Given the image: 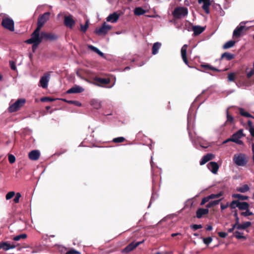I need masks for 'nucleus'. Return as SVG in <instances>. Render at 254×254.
<instances>
[{"label": "nucleus", "mask_w": 254, "mask_h": 254, "mask_svg": "<svg viewBox=\"0 0 254 254\" xmlns=\"http://www.w3.org/2000/svg\"><path fill=\"white\" fill-rule=\"evenodd\" d=\"M40 30L41 29L37 27L31 34V38L25 41V43L27 44L34 43V46L39 45L43 39L41 33L40 34Z\"/></svg>", "instance_id": "nucleus-1"}, {"label": "nucleus", "mask_w": 254, "mask_h": 254, "mask_svg": "<svg viewBox=\"0 0 254 254\" xmlns=\"http://www.w3.org/2000/svg\"><path fill=\"white\" fill-rule=\"evenodd\" d=\"M233 161L235 164L238 166H245L248 163V157L247 155L242 153L234 154Z\"/></svg>", "instance_id": "nucleus-2"}, {"label": "nucleus", "mask_w": 254, "mask_h": 254, "mask_svg": "<svg viewBox=\"0 0 254 254\" xmlns=\"http://www.w3.org/2000/svg\"><path fill=\"white\" fill-rule=\"evenodd\" d=\"M193 117L194 114L190 110H189L188 114V127L187 129L189 132V137L190 139L191 140L192 143L195 146L196 148H198V142L197 141L193 140L192 138L191 134L190 133V128H192L193 127Z\"/></svg>", "instance_id": "nucleus-3"}, {"label": "nucleus", "mask_w": 254, "mask_h": 254, "mask_svg": "<svg viewBox=\"0 0 254 254\" xmlns=\"http://www.w3.org/2000/svg\"><path fill=\"white\" fill-rule=\"evenodd\" d=\"M172 14L175 18L181 19L188 15V9L186 7H177L175 8Z\"/></svg>", "instance_id": "nucleus-4"}, {"label": "nucleus", "mask_w": 254, "mask_h": 254, "mask_svg": "<svg viewBox=\"0 0 254 254\" xmlns=\"http://www.w3.org/2000/svg\"><path fill=\"white\" fill-rule=\"evenodd\" d=\"M26 100L24 98L17 99L14 103L10 105L8 110L10 113L16 112L20 109L25 103Z\"/></svg>", "instance_id": "nucleus-5"}, {"label": "nucleus", "mask_w": 254, "mask_h": 254, "mask_svg": "<svg viewBox=\"0 0 254 254\" xmlns=\"http://www.w3.org/2000/svg\"><path fill=\"white\" fill-rule=\"evenodd\" d=\"M248 21L241 22L239 25L235 29L233 33V37L234 38H240L243 34L244 31H246L245 24Z\"/></svg>", "instance_id": "nucleus-6"}, {"label": "nucleus", "mask_w": 254, "mask_h": 254, "mask_svg": "<svg viewBox=\"0 0 254 254\" xmlns=\"http://www.w3.org/2000/svg\"><path fill=\"white\" fill-rule=\"evenodd\" d=\"M112 28V26L104 22L100 27L96 28L94 32L98 36L105 35Z\"/></svg>", "instance_id": "nucleus-7"}, {"label": "nucleus", "mask_w": 254, "mask_h": 254, "mask_svg": "<svg viewBox=\"0 0 254 254\" xmlns=\"http://www.w3.org/2000/svg\"><path fill=\"white\" fill-rule=\"evenodd\" d=\"M1 25L3 27L10 31H13L14 30V22L10 18L6 17L3 18Z\"/></svg>", "instance_id": "nucleus-8"}, {"label": "nucleus", "mask_w": 254, "mask_h": 254, "mask_svg": "<svg viewBox=\"0 0 254 254\" xmlns=\"http://www.w3.org/2000/svg\"><path fill=\"white\" fill-rule=\"evenodd\" d=\"M50 15V13L49 12L40 15L38 19L37 27L41 29L44 24L49 20Z\"/></svg>", "instance_id": "nucleus-9"}, {"label": "nucleus", "mask_w": 254, "mask_h": 254, "mask_svg": "<svg viewBox=\"0 0 254 254\" xmlns=\"http://www.w3.org/2000/svg\"><path fill=\"white\" fill-rule=\"evenodd\" d=\"M244 136L243 134V130L242 129H239L236 132L234 133L232 136V142L236 143L238 144H242L243 141L240 139Z\"/></svg>", "instance_id": "nucleus-10"}, {"label": "nucleus", "mask_w": 254, "mask_h": 254, "mask_svg": "<svg viewBox=\"0 0 254 254\" xmlns=\"http://www.w3.org/2000/svg\"><path fill=\"white\" fill-rule=\"evenodd\" d=\"M50 74L49 73H45L41 78L39 81V86L43 88H47L48 85V82L50 81Z\"/></svg>", "instance_id": "nucleus-11"}, {"label": "nucleus", "mask_w": 254, "mask_h": 254, "mask_svg": "<svg viewBox=\"0 0 254 254\" xmlns=\"http://www.w3.org/2000/svg\"><path fill=\"white\" fill-rule=\"evenodd\" d=\"M64 23L66 27L72 29L75 24V21L71 15H65L64 17Z\"/></svg>", "instance_id": "nucleus-12"}, {"label": "nucleus", "mask_w": 254, "mask_h": 254, "mask_svg": "<svg viewBox=\"0 0 254 254\" xmlns=\"http://www.w3.org/2000/svg\"><path fill=\"white\" fill-rule=\"evenodd\" d=\"M84 91V89L81 86L77 85H75L72 86L71 88L69 89L67 91L66 93L67 94H76L79 93L83 92Z\"/></svg>", "instance_id": "nucleus-13"}, {"label": "nucleus", "mask_w": 254, "mask_h": 254, "mask_svg": "<svg viewBox=\"0 0 254 254\" xmlns=\"http://www.w3.org/2000/svg\"><path fill=\"white\" fill-rule=\"evenodd\" d=\"M42 37L46 40L54 41L58 39V36L55 33L41 32Z\"/></svg>", "instance_id": "nucleus-14"}, {"label": "nucleus", "mask_w": 254, "mask_h": 254, "mask_svg": "<svg viewBox=\"0 0 254 254\" xmlns=\"http://www.w3.org/2000/svg\"><path fill=\"white\" fill-rule=\"evenodd\" d=\"M207 168L213 174H217L218 169L219 165L217 162H210L207 165Z\"/></svg>", "instance_id": "nucleus-15"}, {"label": "nucleus", "mask_w": 254, "mask_h": 254, "mask_svg": "<svg viewBox=\"0 0 254 254\" xmlns=\"http://www.w3.org/2000/svg\"><path fill=\"white\" fill-rule=\"evenodd\" d=\"M188 45L185 44L181 48V57L186 65H187L189 67H190V66L189 65L188 61L187 58V51Z\"/></svg>", "instance_id": "nucleus-16"}, {"label": "nucleus", "mask_w": 254, "mask_h": 254, "mask_svg": "<svg viewBox=\"0 0 254 254\" xmlns=\"http://www.w3.org/2000/svg\"><path fill=\"white\" fill-rule=\"evenodd\" d=\"M16 246L13 244L8 243L7 242H3L0 243V249H2L4 251H7L10 249L15 248Z\"/></svg>", "instance_id": "nucleus-17"}, {"label": "nucleus", "mask_w": 254, "mask_h": 254, "mask_svg": "<svg viewBox=\"0 0 254 254\" xmlns=\"http://www.w3.org/2000/svg\"><path fill=\"white\" fill-rule=\"evenodd\" d=\"M40 156V152L38 150H34L30 151L28 154V156L31 160H38Z\"/></svg>", "instance_id": "nucleus-18"}, {"label": "nucleus", "mask_w": 254, "mask_h": 254, "mask_svg": "<svg viewBox=\"0 0 254 254\" xmlns=\"http://www.w3.org/2000/svg\"><path fill=\"white\" fill-rule=\"evenodd\" d=\"M120 15L115 12L109 15V16L106 18V21L112 23H115L117 21Z\"/></svg>", "instance_id": "nucleus-19"}, {"label": "nucleus", "mask_w": 254, "mask_h": 254, "mask_svg": "<svg viewBox=\"0 0 254 254\" xmlns=\"http://www.w3.org/2000/svg\"><path fill=\"white\" fill-rule=\"evenodd\" d=\"M214 156L213 154L211 153H208L206 155L203 156L200 161V165H203L207 163L208 161L212 160L214 158Z\"/></svg>", "instance_id": "nucleus-20"}, {"label": "nucleus", "mask_w": 254, "mask_h": 254, "mask_svg": "<svg viewBox=\"0 0 254 254\" xmlns=\"http://www.w3.org/2000/svg\"><path fill=\"white\" fill-rule=\"evenodd\" d=\"M209 212L208 208H198L196 212V217L200 218L203 215L207 214Z\"/></svg>", "instance_id": "nucleus-21"}, {"label": "nucleus", "mask_w": 254, "mask_h": 254, "mask_svg": "<svg viewBox=\"0 0 254 254\" xmlns=\"http://www.w3.org/2000/svg\"><path fill=\"white\" fill-rule=\"evenodd\" d=\"M161 43L158 42H155L153 44L152 48V54L155 55L158 54L159 50L161 48Z\"/></svg>", "instance_id": "nucleus-22"}, {"label": "nucleus", "mask_w": 254, "mask_h": 254, "mask_svg": "<svg viewBox=\"0 0 254 254\" xmlns=\"http://www.w3.org/2000/svg\"><path fill=\"white\" fill-rule=\"evenodd\" d=\"M90 105L94 109H99L101 107V102L98 99H93L91 100Z\"/></svg>", "instance_id": "nucleus-23"}, {"label": "nucleus", "mask_w": 254, "mask_h": 254, "mask_svg": "<svg viewBox=\"0 0 254 254\" xmlns=\"http://www.w3.org/2000/svg\"><path fill=\"white\" fill-rule=\"evenodd\" d=\"M136 248V245L134 244V242H132L127 246L123 251V253H128Z\"/></svg>", "instance_id": "nucleus-24"}, {"label": "nucleus", "mask_w": 254, "mask_h": 254, "mask_svg": "<svg viewBox=\"0 0 254 254\" xmlns=\"http://www.w3.org/2000/svg\"><path fill=\"white\" fill-rule=\"evenodd\" d=\"M204 30V28L199 26H193L192 27V31L193 34L195 36L201 34Z\"/></svg>", "instance_id": "nucleus-25"}, {"label": "nucleus", "mask_w": 254, "mask_h": 254, "mask_svg": "<svg viewBox=\"0 0 254 254\" xmlns=\"http://www.w3.org/2000/svg\"><path fill=\"white\" fill-rule=\"evenodd\" d=\"M202 8L206 14L209 13V6L211 4L210 0H206L202 2Z\"/></svg>", "instance_id": "nucleus-26"}, {"label": "nucleus", "mask_w": 254, "mask_h": 254, "mask_svg": "<svg viewBox=\"0 0 254 254\" xmlns=\"http://www.w3.org/2000/svg\"><path fill=\"white\" fill-rule=\"evenodd\" d=\"M88 49H90L91 50H92L95 53L99 55L100 56H101L102 57H105L104 54L103 52H102L98 48H97L92 45H88Z\"/></svg>", "instance_id": "nucleus-27"}, {"label": "nucleus", "mask_w": 254, "mask_h": 254, "mask_svg": "<svg viewBox=\"0 0 254 254\" xmlns=\"http://www.w3.org/2000/svg\"><path fill=\"white\" fill-rule=\"evenodd\" d=\"M235 58V55L233 54L225 52L223 53L221 57V59H226L227 61H230Z\"/></svg>", "instance_id": "nucleus-28"}, {"label": "nucleus", "mask_w": 254, "mask_h": 254, "mask_svg": "<svg viewBox=\"0 0 254 254\" xmlns=\"http://www.w3.org/2000/svg\"><path fill=\"white\" fill-rule=\"evenodd\" d=\"M238 208L241 210H245L246 209H248L249 207V204L247 202H240L239 201L238 204Z\"/></svg>", "instance_id": "nucleus-29"}, {"label": "nucleus", "mask_w": 254, "mask_h": 254, "mask_svg": "<svg viewBox=\"0 0 254 254\" xmlns=\"http://www.w3.org/2000/svg\"><path fill=\"white\" fill-rule=\"evenodd\" d=\"M253 66L252 68H247L246 69V76L248 78H251L254 75V62L253 63Z\"/></svg>", "instance_id": "nucleus-30"}, {"label": "nucleus", "mask_w": 254, "mask_h": 254, "mask_svg": "<svg viewBox=\"0 0 254 254\" xmlns=\"http://www.w3.org/2000/svg\"><path fill=\"white\" fill-rule=\"evenodd\" d=\"M251 224H252L251 222H249V221L245 222L241 224H240L239 223L238 229V230H241V229L244 230V229L248 228L249 227H250L251 225Z\"/></svg>", "instance_id": "nucleus-31"}, {"label": "nucleus", "mask_w": 254, "mask_h": 254, "mask_svg": "<svg viewBox=\"0 0 254 254\" xmlns=\"http://www.w3.org/2000/svg\"><path fill=\"white\" fill-rule=\"evenodd\" d=\"M250 190V188L248 185H244L241 187L237 188V190L242 193L248 191Z\"/></svg>", "instance_id": "nucleus-32"}, {"label": "nucleus", "mask_w": 254, "mask_h": 254, "mask_svg": "<svg viewBox=\"0 0 254 254\" xmlns=\"http://www.w3.org/2000/svg\"><path fill=\"white\" fill-rule=\"evenodd\" d=\"M236 42L233 40H230L227 42L223 46V48L224 49H227L232 48L235 45Z\"/></svg>", "instance_id": "nucleus-33"}, {"label": "nucleus", "mask_w": 254, "mask_h": 254, "mask_svg": "<svg viewBox=\"0 0 254 254\" xmlns=\"http://www.w3.org/2000/svg\"><path fill=\"white\" fill-rule=\"evenodd\" d=\"M145 12V10L141 7H136L134 10V14L136 15H141L144 14Z\"/></svg>", "instance_id": "nucleus-34"}, {"label": "nucleus", "mask_w": 254, "mask_h": 254, "mask_svg": "<svg viewBox=\"0 0 254 254\" xmlns=\"http://www.w3.org/2000/svg\"><path fill=\"white\" fill-rule=\"evenodd\" d=\"M239 111H240V114L242 116L248 117V118H254V117L252 115H251L250 113L246 112L243 108H239Z\"/></svg>", "instance_id": "nucleus-35"}, {"label": "nucleus", "mask_w": 254, "mask_h": 254, "mask_svg": "<svg viewBox=\"0 0 254 254\" xmlns=\"http://www.w3.org/2000/svg\"><path fill=\"white\" fill-rule=\"evenodd\" d=\"M221 200V199L219 200H215L210 201L208 203H207L206 205L207 208H209L211 207L212 206L216 205L219 204V202Z\"/></svg>", "instance_id": "nucleus-36"}, {"label": "nucleus", "mask_w": 254, "mask_h": 254, "mask_svg": "<svg viewBox=\"0 0 254 254\" xmlns=\"http://www.w3.org/2000/svg\"><path fill=\"white\" fill-rule=\"evenodd\" d=\"M232 196L234 198H238L239 199L242 200H247L249 198L248 196L243 195L241 194H233Z\"/></svg>", "instance_id": "nucleus-37"}, {"label": "nucleus", "mask_w": 254, "mask_h": 254, "mask_svg": "<svg viewBox=\"0 0 254 254\" xmlns=\"http://www.w3.org/2000/svg\"><path fill=\"white\" fill-rule=\"evenodd\" d=\"M95 80L103 84H107L110 82V80L108 78H96Z\"/></svg>", "instance_id": "nucleus-38"}, {"label": "nucleus", "mask_w": 254, "mask_h": 254, "mask_svg": "<svg viewBox=\"0 0 254 254\" xmlns=\"http://www.w3.org/2000/svg\"><path fill=\"white\" fill-rule=\"evenodd\" d=\"M201 66L205 68H208V69H211L213 71H218V72L221 71L219 69H218L216 67H214L209 64H202V65H201Z\"/></svg>", "instance_id": "nucleus-39"}, {"label": "nucleus", "mask_w": 254, "mask_h": 254, "mask_svg": "<svg viewBox=\"0 0 254 254\" xmlns=\"http://www.w3.org/2000/svg\"><path fill=\"white\" fill-rule=\"evenodd\" d=\"M27 238V235L26 234H22L19 235L15 236L13 240L15 241H18L20 240L21 239H25Z\"/></svg>", "instance_id": "nucleus-40"}, {"label": "nucleus", "mask_w": 254, "mask_h": 254, "mask_svg": "<svg viewBox=\"0 0 254 254\" xmlns=\"http://www.w3.org/2000/svg\"><path fill=\"white\" fill-rule=\"evenodd\" d=\"M226 115H227V120L225 124H226L227 123H229L230 124L232 123L233 122V120H234V118L231 115H229V114L228 113V109L226 110Z\"/></svg>", "instance_id": "nucleus-41"}, {"label": "nucleus", "mask_w": 254, "mask_h": 254, "mask_svg": "<svg viewBox=\"0 0 254 254\" xmlns=\"http://www.w3.org/2000/svg\"><path fill=\"white\" fill-rule=\"evenodd\" d=\"M245 210L246 211L245 212H241V215L242 216H243L244 217H247L249 216H252L254 215V213L250 211L249 208L248 209H246Z\"/></svg>", "instance_id": "nucleus-42"}, {"label": "nucleus", "mask_w": 254, "mask_h": 254, "mask_svg": "<svg viewBox=\"0 0 254 254\" xmlns=\"http://www.w3.org/2000/svg\"><path fill=\"white\" fill-rule=\"evenodd\" d=\"M239 202V200H233L230 204V208L231 209H235L236 207L238 208V206H237V205H238Z\"/></svg>", "instance_id": "nucleus-43"}, {"label": "nucleus", "mask_w": 254, "mask_h": 254, "mask_svg": "<svg viewBox=\"0 0 254 254\" xmlns=\"http://www.w3.org/2000/svg\"><path fill=\"white\" fill-rule=\"evenodd\" d=\"M201 239H202L203 243L207 245L210 244L212 241V238L210 237L207 238H201Z\"/></svg>", "instance_id": "nucleus-44"}, {"label": "nucleus", "mask_w": 254, "mask_h": 254, "mask_svg": "<svg viewBox=\"0 0 254 254\" xmlns=\"http://www.w3.org/2000/svg\"><path fill=\"white\" fill-rule=\"evenodd\" d=\"M223 193L222 192H220L217 194H211L209 195H208V198L209 199H214L216 198H219V197L221 196L222 195Z\"/></svg>", "instance_id": "nucleus-45"}, {"label": "nucleus", "mask_w": 254, "mask_h": 254, "mask_svg": "<svg viewBox=\"0 0 254 254\" xmlns=\"http://www.w3.org/2000/svg\"><path fill=\"white\" fill-rule=\"evenodd\" d=\"M88 28V21L87 20L84 25L80 24V29L83 32H85Z\"/></svg>", "instance_id": "nucleus-46"}, {"label": "nucleus", "mask_w": 254, "mask_h": 254, "mask_svg": "<svg viewBox=\"0 0 254 254\" xmlns=\"http://www.w3.org/2000/svg\"><path fill=\"white\" fill-rule=\"evenodd\" d=\"M243 233L239 231H236L235 232V237L237 239H246L245 237L243 235Z\"/></svg>", "instance_id": "nucleus-47"}, {"label": "nucleus", "mask_w": 254, "mask_h": 254, "mask_svg": "<svg viewBox=\"0 0 254 254\" xmlns=\"http://www.w3.org/2000/svg\"><path fill=\"white\" fill-rule=\"evenodd\" d=\"M125 138L124 137H118L114 138L113 141L115 143H121L125 141Z\"/></svg>", "instance_id": "nucleus-48"}, {"label": "nucleus", "mask_w": 254, "mask_h": 254, "mask_svg": "<svg viewBox=\"0 0 254 254\" xmlns=\"http://www.w3.org/2000/svg\"><path fill=\"white\" fill-rule=\"evenodd\" d=\"M15 195V192L13 191H9L8 192L6 195V196H5V198H6V200H9L10 199V198H11L12 197H13L14 196V195Z\"/></svg>", "instance_id": "nucleus-49"}, {"label": "nucleus", "mask_w": 254, "mask_h": 254, "mask_svg": "<svg viewBox=\"0 0 254 254\" xmlns=\"http://www.w3.org/2000/svg\"><path fill=\"white\" fill-rule=\"evenodd\" d=\"M66 102L67 103H68L69 104H74L77 106H81V103L80 102H79V101H75V100H69V101H66Z\"/></svg>", "instance_id": "nucleus-50"}, {"label": "nucleus", "mask_w": 254, "mask_h": 254, "mask_svg": "<svg viewBox=\"0 0 254 254\" xmlns=\"http://www.w3.org/2000/svg\"><path fill=\"white\" fill-rule=\"evenodd\" d=\"M21 195L19 192H17L16 193V195L13 199V201L15 203H17L19 201V198L21 197Z\"/></svg>", "instance_id": "nucleus-51"}, {"label": "nucleus", "mask_w": 254, "mask_h": 254, "mask_svg": "<svg viewBox=\"0 0 254 254\" xmlns=\"http://www.w3.org/2000/svg\"><path fill=\"white\" fill-rule=\"evenodd\" d=\"M235 75L234 73L231 72L228 74V79L229 81H234L235 79Z\"/></svg>", "instance_id": "nucleus-52"}, {"label": "nucleus", "mask_w": 254, "mask_h": 254, "mask_svg": "<svg viewBox=\"0 0 254 254\" xmlns=\"http://www.w3.org/2000/svg\"><path fill=\"white\" fill-rule=\"evenodd\" d=\"M8 161L10 163H13L15 161V156L12 154H9L8 155Z\"/></svg>", "instance_id": "nucleus-53"}, {"label": "nucleus", "mask_w": 254, "mask_h": 254, "mask_svg": "<svg viewBox=\"0 0 254 254\" xmlns=\"http://www.w3.org/2000/svg\"><path fill=\"white\" fill-rule=\"evenodd\" d=\"M55 99H53V98H49V97H43L41 99V101L42 102H47V101H50V102H52V101H55Z\"/></svg>", "instance_id": "nucleus-54"}, {"label": "nucleus", "mask_w": 254, "mask_h": 254, "mask_svg": "<svg viewBox=\"0 0 254 254\" xmlns=\"http://www.w3.org/2000/svg\"><path fill=\"white\" fill-rule=\"evenodd\" d=\"M190 228L192 229L193 230L195 231L198 229L202 228L201 225H197V224H194L191 226H190Z\"/></svg>", "instance_id": "nucleus-55"}, {"label": "nucleus", "mask_w": 254, "mask_h": 254, "mask_svg": "<svg viewBox=\"0 0 254 254\" xmlns=\"http://www.w3.org/2000/svg\"><path fill=\"white\" fill-rule=\"evenodd\" d=\"M209 198H208V196L204 197L202 199V200L200 202V205H203L207 202L209 201Z\"/></svg>", "instance_id": "nucleus-56"}, {"label": "nucleus", "mask_w": 254, "mask_h": 254, "mask_svg": "<svg viewBox=\"0 0 254 254\" xmlns=\"http://www.w3.org/2000/svg\"><path fill=\"white\" fill-rule=\"evenodd\" d=\"M9 65L11 69L13 70H15L16 69L15 64L13 61H9Z\"/></svg>", "instance_id": "nucleus-57"}, {"label": "nucleus", "mask_w": 254, "mask_h": 254, "mask_svg": "<svg viewBox=\"0 0 254 254\" xmlns=\"http://www.w3.org/2000/svg\"><path fill=\"white\" fill-rule=\"evenodd\" d=\"M79 252L75 250H70L66 253V254H78Z\"/></svg>", "instance_id": "nucleus-58"}, {"label": "nucleus", "mask_w": 254, "mask_h": 254, "mask_svg": "<svg viewBox=\"0 0 254 254\" xmlns=\"http://www.w3.org/2000/svg\"><path fill=\"white\" fill-rule=\"evenodd\" d=\"M218 235L221 238H225L227 237V233H226V232H219L218 233Z\"/></svg>", "instance_id": "nucleus-59"}, {"label": "nucleus", "mask_w": 254, "mask_h": 254, "mask_svg": "<svg viewBox=\"0 0 254 254\" xmlns=\"http://www.w3.org/2000/svg\"><path fill=\"white\" fill-rule=\"evenodd\" d=\"M234 216L235 218V222H236L237 224H238L239 223V218L237 211H235L234 213Z\"/></svg>", "instance_id": "nucleus-60"}, {"label": "nucleus", "mask_w": 254, "mask_h": 254, "mask_svg": "<svg viewBox=\"0 0 254 254\" xmlns=\"http://www.w3.org/2000/svg\"><path fill=\"white\" fill-rule=\"evenodd\" d=\"M249 131L250 132L251 135L254 137V127L250 128Z\"/></svg>", "instance_id": "nucleus-61"}, {"label": "nucleus", "mask_w": 254, "mask_h": 254, "mask_svg": "<svg viewBox=\"0 0 254 254\" xmlns=\"http://www.w3.org/2000/svg\"><path fill=\"white\" fill-rule=\"evenodd\" d=\"M155 199V198H154V194L153 193L152 194V195L151 197V199H150V202H149V205L148 206V208H149L151 206V203L153 201H154V200Z\"/></svg>", "instance_id": "nucleus-62"}, {"label": "nucleus", "mask_w": 254, "mask_h": 254, "mask_svg": "<svg viewBox=\"0 0 254 254\" xmlns=\"http://www.w3.org/2000/svg\"><path fill=\"white\" fill-rule=\"evenodd\" d=\"M248 125L249 126V128L251 127H254L253 126V123L251 121L249 120L248 121Z\"/></svg>", "instance_id": "nucleus-63"}, {"label": "nucleus", "mask_w": 254, "mask_h": 254, "mask_svg": "<svg viewBox=\"0 0 254 254\" xmlns=\"http://www.w3.org/2000/svg\"><path fill=\"white\" fill-rule=\"evenodd\" d=\"M238 225H239V223L238 224H237L236 222H235V223L232 226V228H233V229L234 230V229L235 228H237L238 229Z\"/></svg>", "instance_id": "nucleus-64"}]
</instances>
